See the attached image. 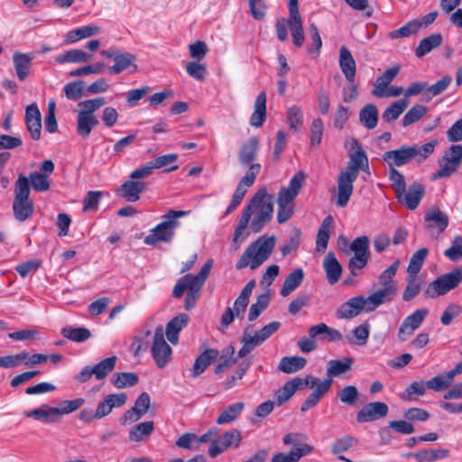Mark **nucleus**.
I'll return each instance as SVG.
<instances>
[{
  "instance_id": "nucleus-1",
  "label": "nucleus",
  "mask_w": 462,
  "mask_h": 462,
  "mask_svg": "<svg viewBox=\"0 0 462 462\" xmlns=\"http://www.w3.org/2000/svg\"><path fill=\"white\" fill-rule=\"evenodd\" d=\"M273 215V196L266 188L260 189L249 200L235 230L233 242L245 234L248 227L254 233H260L272 220Z\"/></svg>"
},
{
  "instance_id": "nucleus-2",
  "label": "nucleus",
  "mask_w": 462,
  "mask_h": 462,
  "mask_svg": "<svg viewBox=\"0 0 462 462\" xmlns=\"http://www.w3.org/2000/svg\"><path fill=\"white\" fill-rule=\"evenodd\" d=\"M357 150L349 154V162L346 170L341 171L337 176V206L345 208L354 191V182L357 179L361 170H368V159L365 152L358 144L357 141L353 140Z\"/></svg>"
},
{
  "instance_id": "nucleus-3",
  "label": "nucleus",
  "mask_w": 462,
  "mask_h": 462,
  "mask_svg": "<svg viewBox=\"0 0 462 462\" xmlns=\"http://www.w3.org/2000/svg\"><path fill=\"white\" fill-rule=\"evenodd\" d=\"M437 144L438 140L434 139L421 146L402 145L399 149L385 152L383 159L390 168L403 166L412 160L421 163L434 152Z\"/></svg>"
},
{
  "instance_id": "nucleus-4",
  "label": "nucleus",
  "mask_w": 462,
  "mask_h": 462,
  "mask_svg": "<svg viewBox=\"0 0 462 462\" xmlns=\"http://www.w3.org/2000/svg\"><path fill=\"white\" fill-rule=\"evenodd\" d=\"M275 246V237L261 236L253 242L243 253L236 263V269L241 270L249 266L251 269H256L263 263L271 255Z\"/></svg>"
},
{
  "instance_id": "nucleus-5",
  "label": "nucleus",
  "mask_w": 462,
  "mask_h": 462,
  "mask_svg": "<svg viewBox=\"0 0 462 462\" xmlns=\"http://www.w3.org/2000/svg\"><path fill=\"white\" fill-rule=\"evenodd\" d=\"M305 174L298 171L290 180L288 187H282L278 193L277 221L279 224L288 221L294 213V199L302 188Z\"/></svg>"
},
{
  "instance_id": "nucleus-6",
  "label": "nucleus",
  "mask_w": 462,
  "mask_h": 462,
  "mask_svg": "<svg viewBox=\"0 0 462 462\" xmlns=\"http://www.w3.org/2000/svg\"><path fill=\"white\" fill-rule=\"evenodd\" d=\"M189 214L184 210H169L162 217V221L153 227L150 234L144 238V243L153 245L159 242H171L175 235V230L180 225L178 218Z\"/></svg>"
},
{
  "instance_id": "nucleus-7",
  "label": "nucleus",
  "mask_w": 462,
  "mask_h": 462,
  "mask_svg": "<svg viewBox=\"0 0 462 462\" xmlns=\"http://www.w3.org/2000/svg\"><path fill=\"white\" fill-rule=\"evenodd\" d=\"M213 264V260H208L200 269L197 275L186 274L180 278L173 288L172 294L175 298H180L184 291L199 294L207 278L208 277Z\"/></svg>"
},
{
  "instance_id": "nucleus-8",
  "label": "nucleus",
  "mask_w": 462,
  "mask_h": 462,
  "mask_svg": "<svg viewBox=\"0 0 462 462\" xmlns=\"http://www.w3.org/2000/svg\"><path fill=\"white\" fill-rule=\"evenodd\" d=\"M462 162V144H452L444 151L442 157L439 160V169L434 172L430 179L437 180L448 178L457 171Z\"/></svg>"
},
{
  "instance_id": "nucleus-9",
  "label": "nucleus",
  "mask_w": 462,
  "mask_h": 462,
  "mask_svg": "<svg viewBox=\"0 0 462 462\" xmlns=\"http://www.w3.org/2000/svg\"><path fill=\"white\" fill-rule=\"evenodd\" d=\"M462 282V270L455 269L432 281L424 291L427 298L434 299L444 295L456 288Z\"/></svg>"
},
{
  "instance_id": "nucleus-10",
  "label": "nucleus",
  "mask_w": 462,
  "mask_h": 462,
  "mask_svg": "<svg viewBox=\"0 0 462 462\" xmlns=\"http://www.w3.org/2000/svg\"><path fill=\"white\" fill-rule=\"evenodd\" d=\"M350 251L354 253V256L349 259L348 269L351 274L356 276V271L363 269L368 263L369 238L366 236L356 237L350 245Z\"/></svg>"
},
{
  "instance_id": "nucleus-11",
  "label": "nucleus",
  "mask_w": 462,
  "mask_h": 462,
  "mask_svg": "<svg viewBox=\"0 0 462 462\" xmlns=\"http://www.w3.org/2000/svg\"><path fill=\"white\" fill-rule=\"evenodd\" d=\"M260 163L251 164L245 175L238 182L236 190L233 194L232 200L226 208V214L231 213L240 205L245 195L247 192V189L254 183L256 176L260 172Z\"/></svg>"
},
{
  "instance_id": "nucleus-12",
  "label": "nucleus",
  "mask_w": 462,
  "mask_h": 462,
  "mask_svg": "<svg viewBox=\"0 0 462 462\" xmlns=\"http://www.w3.org/2000/svg\"><path fill=\"white\" fill-rule=\"evenodd\" d=\"M151 352L159 368L165 367L171 359L172 350L164 339L162 326L155 328Z\"/></svg>"
},
{
  "instance_id": "nucleus-13",
  "label": "nucleus",
  "mask_w": 462,
  "mask_h": 462,
  "mask_svg": "<svg viewBox=\"0 0 462 462\" xmlns=\"http://www.w3.org/2000/svg\"><path fill=\"white\" fill-rule=\"evenodd\" d=\"M242 441L239 430H233L213 439L208 448V455L216 457L230 447L238 448Z\"/></svg>"
},
{
  "instance_id": "nucleus-14",
  "label": "nucleus",
  "mask_w": 462,
  "mask_h": 462,
  "mask_svg": "<svg viewBox=\"0 0 462 462\" xmlns=\"http://www.w3.org/2000/svg\"><path fill=\"white\" fill-rule=\"evenodd\" d=\"M78 407L63 406L62 409H59L57 407L46 406L26 411L24 414L44 423H52L57 421L62 415L73 412Z\"/></svg>"
},
{
  "instance_id": "nucleus-15",
  "label": "nucleus",
  "mask_w": 462,
  "mask_h": 462,
  "mask_svg": "<svg viewBox=\"0 0 462 462\" xmlns=\"http://www.w3.org/2000/svg\"><path fill=\"white\" fill-rule=\"evenodd\" d=\"M363 310H368V302L364 296H356L342 303L337 310L336 316L340 319H349L358 316Z\"/></svg>"
},
{
  "instance_id": "nucleus-16",
  "label": "nucleus",
  "mask_w": 462,
  "mask_h": 462,
  "mask_svg": "<svg viewBox=\"0 0 462 462\" xmlns=\"http://www.w3.org/2000/svg\"><path fill=\"white\" fill-rule=\"evenodd\" d=\"M428 312L427 309H420L406 317L398 329L399 341L405 342L420 327Z\"/></svg>"
},
{
  "instance_id": "nucleus-17",
  "label": "nucleus",
  "mask_w": 462,
  "mask_h": 462,
  "mask_svg": "<svg viewBox=\"0 0 462 462\" xmlns=\"http://www.w3.org/2000/svg\"><path fill=\"white\" fill-rule=\"evenodd\" d=\"M315 383V380L310 377H295L287 382L282 388L276 391V401L281 404L288 402L297 390H303L307 384Z\"/></svg>"
},
{
  "instance_id": "nucleus-18",
  "label": "nucleus",
  "mask_w": 462,
  "mask_h": 462,
  "mask_svg": "<svg viewBox=\"0 0 462 462\" xmlns=\"http://www.w3.org/2000/svg\"><path fill=\"white\" fill-rule=\"evenodd\" d=\"M24 121L30 136L33 140H39L42 131V115L36 103L26 106Z\"/></svg>"
},
{
  "instance_id": "nucleus-19",
  "label": "nucleus",
  "mask_w": 462,
  "mask_h": 462,
  "mask_svg": "<svg viewBox=\"0 0 462 462\" xmlns=\"http://www.w3.org/2000/svg\"><path fill=\"white\" fill-rule=\"evenodd\" d=\"M425 194V188L419 182H413L408 189L402 191L397 197L398 201L409 209H415Z\"/></svg>"
},
{
  "instance_id": "nucleus-20",
  "label": "nucleus",
  "mask_w": 462,
  "mask_h": 462,
  "mask_svg": "<svg viewBox=\"0 0 462 462\" xmlns=\"http://www.w3.org/2000/svg\"><path fill=\"white\" fill-rule=\"evenodd\" d=\"M259 150V141L254 136L245 141L239 149L238 160L241 165L250 168L251 164L255 163Z\"/></svg>"
},
{
  "instance_id": "nucleus-21",
  "label": "nucleus",
  "mask_w": 462,
  "mask_h": 462,
  "mask_svg": "<svg viewBox=\"0 0 462 462\" xmlns=\"http://www.w3.org/2000/svg\"><path fill=\"white\" fill-rule=\"evenodd\" d=\"M306 377H310L315 380V383L307 384L304 389H313L312 393L308 396L304 404H316L319 402L323 395L330 389L332 384V379L327 378L322 381L314 377L313 375H307Z\"/></svg>"
},
{
  "instance_id": "nucleus-22",
  "label": "nucleus",
  "mask_w": 462,
  "mask_h": 462,
  "mask_svg": "<svg viewBox=\"0 0 462 462\" xmlns=\"http://www.w3.org/2000/svg\"><path fill=\"white\" fill-rule=\"evenodd\" d=\"M338 63L346 79L349 83H354L356 79V64L351 52L345 46L340 48Z\"/></svg>"
},
{
  "instance_id": "nucleus-23",
  "label": "nucleus",
  "mask_w": 462,
  "mask_h": 462,
  "mask_svg": "<svg viewBox=\"0 0 462 462\" xmlns=\"http://www.w3.org/2000/svg\"><path fill=\"white\" fill-rule=\"evenodd\" d=\"M145 189V183L141 180H129L125 181L117 190V195L125 198L129 202H135L140 199V194Z\"/></svg>"
},
{
  "instance_id": "nucleus-24",
  "label": "nucleus",
  "mask_w": 462,
  "mask_h": 462,
  "mask_svg": "<svg viewBox=\"0 0 462 462\" xmlns=\"http://www.w3.org/2000/svg\"><path fill=\"white\" fill-rule=\"evenodd\" d=\"M428 229H437L438 234L443 232L448 225V217L438 208H430L424 216Z\"/></svg>"
},
{
  "instance_id": "nucleus-25",
  "label": "nucleus",
  "mask_w": 462,
  "mask_h": 462,
  "mask_svg": "<svg viewBox=\"0 0 462 462\" xmlns=\"http://www.w3.org/2000/svg\"><path fill=\"white\" fill-rule=\"evenodd\" d=\"M395 289L381 288L366 297L368 302V310H375L379 306L392 301L397 295Z\"/></svg>"
},
{
  "instance_id": "nucleus-26",
  "label": "nucleus",
  "mask_w": 462,
  "mask_h": 462,
  "mask_svg": "<svg viewBox=\"0 0 462 462\" xmlns=\"http://www.w3.org/2000/svg\"><path fill=\"white\" fill-rule=\"evenodd\" d=\"M399 71L400 66L398 65L386 69L380 77L377 78L374 83V88L372 90V95L380 98L385 97L387 87L397 76Z\"/></svg>"
},
{
  "instance_id": "nucleus-27",
  "label": "nucleus",
  "mask_w": 462,
  "mask_h": 462,
  "mask_svg": "<svg viewBox=\"0 0 462 462\" xmlns=\"http://www.w3.org/2000/svg\"><path fill=\"white\" fill-rule=\"evenodd\" d=\"M33 59V53H23L20 51H15L14 53L13 62L15 74L19 80L23 81L28 77L31 69V62Z\"/></svg>"
},
{
  "instance_id": "nucleus-28",
  "label": "nucleus",
  "mask_w": 462,
  "mask_h": 462,
  "mask_svg": "<svg viewBox=\"0 0 462 462\" xmlns=\"http://www.w3.org/2000/svg\"><path fill=\"white\" fill-rule=\"evenodd\" d=\"M289 29L291 32L293 44L297 47H301L305 41V35L302 26V20L299 11L290 13Z\"/></svg>"
},
{
  "instance_id": "nucleus-29",
  "label": "nucleus",
  "mask_w": 462,
  "mask_h": 462,
  "mask_svg": "<svg viewBox=\"0 0 462 462\" xmlns=\"http://www.w3.org/2000/svg\"><path fill=\"white\" fill-rule=\"evenodd\" d=\"M313 447L300 444L288 453H278L272 458V462H298L302 457L310 454Z\"/></svg>"
},
{
  "instance_id": "nucleus-30",
  "label": "nucleus",
  "mask_w": 462,
  "mask_h": 462,
  "mask_svg": "<svg viewBox=\"0 0 462 462\" xmlns=\"http://www.w3.org/2000/svg\"><path fill=\"white\" fill-rule=\"evenodd\" d=\"M327 279L329 284L337 282L342 275V266L333 253H328L323 261Z\"/></svg>"
},
{
  "instance_id": "nucleus-31",
  "label": "nucleus",
  "mask_w": 462,
  "mask_h": 462,
  "mask_svg": "<svg viewBox=\"0 0 462 462\" xmlns=\"http://www.w3.org/2000/svg\"><path fill=\"white\" fill-rule=\"evenodd\" d=\"M254 113L250 117V125L254 127H261L266 119V94L261 92L255 98Z\"/></svg>"
},
{
  "instance_id": "nucleus-32",
  "label": "nucleus",
  "mask_w": 462,
  "mask_h": 462,
  "mask_svg": "<svg viewBox=\"0 0 462 462\" xmlns=\"http://www.w3.org/2000/svg\"><path fill=\"white\" fill-rule=\"evenodd\" d=\"M388 412V406H363L358 411L356 420L359 423L374 421L383 418Z\"/></svg>"
},
{
  "instance_id": "nucleus-33",
  "label": "nucleus",
  "mask_w": 462,
  "mask_h": 462,
  "mask_svg": "<svg viewBox=\"0 0 462 462\" xmlns=\"http://www.w3.org/2000/svg\"><path fill=\"white\" fill-rule=\"evenodd\" d=\"M189 316L187 314H180L167 324L165 333L171 343L176 344L178 342L179 333L187 326Z\"/></svg>"
},
{
  "instance_id": "nucleus-34",
  "label": "nucleus",
  "mask_w": 462,
  "mask_h": 462,
  "mask_svg": "<svg viewBox=\"0 0 462 462\" xmlns=\"http://www.w3.org/2000/svg\"><path fill=\"white\" fill-rule=\"evenodd\" d=\"M219 356V352L217 349H207L201 353L195 360L192 375L198 376L202 374L205 369L211 364L212 361L217 360Z\"/></svg>"
},
{
  "instance_id": "nucleus-35",
  "label": "nucleus",
  "mask_w": 462,
  "mask_h": 462,
  "mask_svg": "<svg viewBox=\"0 0 462 462\" xmlns=\"http://www.w3.org/2000/svg\"><path fill=\"white\" fill-rule=\"evenodd\" d=\"M254 286L255 281H249L241 291L239 296L236 299L232 308L233 311L236 313V317L239 318V316L245 311L249 303V298Z\"/></svg>"
},
{
  "instance_id": "nucleus-36",
  "label": "nucleus",
  "mask_w": 462,
  "mask_h": 462,
  "mask_svg": "<svg viewBox=\"0 0 462 462\" xmlns=\"http://www.w3.org/2000/svg\"><path fill=\"white\" fill-rule=\"evenodd\" d=\"M304 279V273L301 268L293 270L285 278L282 287L281 289V295L282 297L289 296L293 291H295L302 282Z\"/></svg>"
},
{
  "instance_id": "nucleus-37",
  "label": "nucleus",
  "mask_w": 462,
  "mask_h": 462,
  "mask_svg": "<svg viewBox=\"0 0 462 462\" xmlns=\"http://www.w3.org/2000/svg\"><path fill=\"white\" fill-rule=\"evenodd\" d=\"M458 372H456V366L453 370L440 374L430 380L426 382V385L428 389H432L436 392H440L446 388H448L454 381V378Z\"/></svg>"
},
{
  "instance_id": "nucleus-38",
  "label": "nucleus",
  "mask_w": 462,
  "mask_h": 462,
  "mask_svg": "<svg viewBox=\"0 0 462 462\" xmlns=\"http://www.w3.org/2000/svg\"><path fill=\"white\" fill-rule=\"evenodd\" d=\"M13 211L16 220L20 222L25 221L33 214V202L31 199H14Z\"/></svg>"
},
{
  "instance_id": "nucleus-39",
  "label": "nucleus",
  "mask_w": 462,
  "mask_h": 462,
  "mask_svg": "<svg viewBox=\"0 0 462 462\" xmlns=\"http://www.w3.org/2000/svg\"><path fill=\"white\" fill-rule=\"evenodd\" d=\"M332 225L333 217L331 216H328L323 219L317 235L316 246L318 251L324 252L326 250Z\"/></svg>"
},
{
  "instance_id": "nucleus-40",
  "label": "nucleus",
  "mask_w": 462,
  "mask_h": 462,
  "mask_svg": "<svg viewBox=\"0 0 462 462\" xmlns=\"http://www.w3.org/2000/svg\"><path fill=\"white\" fill-rule=\"evenodd\" d=\"M100 32V27L90 24L82 28L71 30L65 35V42L67 43H74L81 39L94 36Z\"/></svg>"
},
{
  "instance_id": "nucleus-41",
  "label": "nucleus",
  "mask_w": 462,
  "mask_h": 462,
  "mask_svg": "<svg viewBox=\"0 0 462 462\" xmlns=\"http://www.w3.org/2000/svg\"><path fill=\"white\" fill-rule=\"evenodd\" d=\"M400 265V261L395 260L387 269H385L378 277V285L381 288L395 289L398 291V286L393 280Z\"/></svg>"
},
{
  "instance_id": "nucleus-42",
  "label": "nucleus",
  "mask_w": 462,
  "mask_h": 462,
  "mask_svg": "<svg viewBox=\"0 0 462 462\" xmlns=\"http://www.w3.org/2000/svg\"><path fill=\"white\" fill-rule=\"evenodd\" d=\"M441 43L442 35L440 33H433L419 42L418 47L415 49V55L419 58L423 57Z\"/></svg>"
},
{
  "instance_id": "nucleus-43",
  "label": "nucleus",
  "mask_w": 462,
  "mask_h": 462,
  "mask_svg": "<svg viewBox=\"0 0 462 462\" xmlns=\"http://www.w3.org/2000/svg\"><path fill=\"white\" fill-rule=\"evenodd\" d=\"M99 124L96 116H86L77 113V133L81 137H88L92 129Z\"/></svg>"
},
{
  "instance_id": "nucleus-44",
  "label": "nucleus",
  "mask_w": 462,
  "mask_h": 462,
  "mask_svg": "<svg viewBox=\"0 0 462 462\" xmlns=\"http://www.w3.org/2000/svg\"><path fill=\"white\" fill-rule=\"evenodd\" d=\"M307 360L302 356H284L281 359L278 368L285 374H292L306 365Z\"/></svg>"
},
{
  "instance_id": "nucleus-45",
  "label": "nucleus",
  "mask_w": 462,
  "mask_h": 462,
  "mask_svg": "<svg viewBox=\"0 0 462 462\" xmlns=\"http://www.w3.org/2000/svg\"><path fill=\"white\" fill-rule=\"evenodd\" d=\"M235 348L232 346L225 347L221 354L218 356V365L215 368L217 374L226 371L236 363V358L234 356Z\"/></svg>"
},
{
  "instance_id": "nucleus-46",
  "label": "nucleus",
  "mask_w": 462,
  "mask_h": 462,
  "mask_svg": "<svg viewBox=\"0 0 462 462\" xmlns=\"http://www.w3.org/2000/svg\"><path fill=\"white\" fill-rule=\"evenodd\" d=\"M359 119L361 124L366 128H374L378 123V110L376 106L372 104L365 106L359 113Z\"/></svg>"
},
{
  "instance_id": "nucleus-47",
  "label": "nucleus",
  "mask_w": 462,
  "mask_h": 462,
  "mask_svg": "<svg viewBox=\"0 0 462 462\" xmlns=\"http://www.w3.org/2000/svg\"><path fill=\"white\" fill-rule=\"evenodd\" d=\"M153 431V422L144 421L135 425L129 432L131 441L139 442L148 439Z\"/></svg>"
},
{
  "instance_id": "nucleus-48",
  "label": "nucleus",
  "mask_w": 462,
  "mask_h": 462,
  "mask_svg": "<svg viewBox=\"0 0 462 462\" xmlns=\"http://www.w3.org/2000/svg\"><path fill=\"white\" fill-rule=\"evenodd\" d=\"M370 334V325L365 322L352 330V336H346V339L349 344L365 346Z\"/></svg>"
},
{
  "instance_id": "nucleus-49",
  "label": "nucleus",
  "mask_w": 462,
  "mask_h": 462,
  "mask_svg": "<svg viewBox=\"0 0 462 462\" xmlns=\"http://www.w3.org/2000/svg\"><path fill=\"white\" fill-rule=\"evenodd\" d=\"M280 327L281 323L279 321H273L257 330L254 335H251V341L258 346L273 336Z\"/></svg>"
},
{
  "instance_id": "nucleus-50",
  "label": "nucleus",
  "mask_w": 462,
  "mask_h": 462,
  "mask_svg": "<svg viewBox=\"0 0 462 462\" xmlns=\"http://www.w3.org/2000/svg\"><path fill=\"white\" fill-rule=\"evenodd\" d=\"M409 106L407 98L393 102L383 113V119L386 122L395 121Z\"/></svg>"
},
{
  "instance_id": "nucleus-51",
  "label": "nucleus",
  "mask_w": 462,
  "mask_h": 462,
  "mask_svg": "<svg viewBox=\"0 0 462 462\" xmlns=\"http://www.w3.org/2000/svg\"><path fill=\"white\" fill-rule=\"evenodd\" d=\"M90 59H91V56L88 55L84 51L79 50V49H74V50L65 51L64 53L57 56L56 61L60 64L66 63V62L79 63V62H87Z\"/></svg>"
},
{
  "instance_id": "nucleus-52",
  "label": "nucleus",
  "mask_w": 462,
  "mask_h": 462,
  "mask_svg": "<svg viewBox=\"0 0 462 462\" xmlns=\"http://www.w3.org/2000/svg\"><path fill=\"white\" fill-rule=\"evenodd\" d=\"M448 449L435 448L419 450L412 454V457L419 462H432L437 459L444 458L448 457Z\"/></svg>"
},
{
  "instance_id": "nucleus-53",
  "label": "nucleus",
  "mask_w": 462,
  "mask_h": 462,
  "mask_svg": "<svg viewBox=\"0 0 462 462\" xmlns=\"http://www.w3.org/2000/svg\"><path fill=\"white\" fill-rule=\"evenodd\" d=\"M352 365L351 358L330 360L328 363L327 375L328 378L338 376L348 371Z\"/></svg>"
},
{
  "instance_id": "nucleus-54",
  "label": "nucleus",
  "mask_w": 462,
  "mask_h": 462,
  "mask_svg": "<svg viewBox=\"0 0 462 462\" xmlns=\"http://www.w3.org/2000/svg\"><path fill=\"white\" fill-rule=\"evenodd\" d=\"M427 255V248H420L412 254L407 268L408 276L417 277V274L420 271Z\"/></svg>"
},
{
  "instance_id": "nucleus-55",
  "label": "nucleus",
  "mask_w": 462,
  "mask_h": 462,
  "mask_svg": "<svg viewBox=\"0 0 462 462\" xmlns=\"http://www.w3.org/2000/svg\"><path fill=\"white\" fill-rule=\"evenodd\" d=\"M61 335L74 342H84L91 337L90 331L86 328L65 327L60 331Z\"/></svg>"
},
{
  "instance_id": "nucleus-56",
  "label": "nucleus",
  "mask_w": 462,
  "mask_h": 462,
  "mask_svg": "<svg viewBox=\"0 0 462 462\" xmlns=\"http://www.w3.org/2000/svg\"><path fill=\"white\" fill-rule=\"evenodd\" d=\"M116 356H113L103 359L92 367V372H94L96 378L97 380H102L110 374L116 366Z\"/></svg>"
},
{
  "instance_id": "nucleus-57",
  "label": "nucleus",
  "mask_w": 462,
  "mask_h": 462,
  "mask_svg": "<svg viewBox=\"0 0 462 462\" xmlns=\"http://www.w3.org/2000/svg\"><path fill=\"white\" fill-rule=\"evenodd\" d=\"M105 103L106 99L102 97L84 100L78 104L79 110L77 113L86 116H95L94 113L97 111Z\"/></svg>"
},
{
  "instance_id": "nucleus-58",
  "label": "nucleus",
  "mask_w": 462,
  "mask_h": 462,
  "mask_svg": "<svg viewBox=\"0 0 462 462\" xmlns=\"http://www.w3.org/2000/svg\"><path fill=\"white\" fill-rule=\"evenodd\" d=\"M112 383L116 388L134 386L138 383V375L133 372L116 373L113 375Z\"/></svg>"
},
{
  "instance_id": "nucleus-59",
  "label": "nucleus",
  "mask_w": 462,
  "mask_h": 462,
  "mask_svg": "<svg viewBox=\"0 0 462 462\" xmlns=\"http://www.w3.org/2000/svg\"><path fill=\"white\" fill-rule=\"evenodd\" d=\"M270 303V296L267 293L259 295L256 301L250 306L248 313V320H255L260 314L268 307Z\"/></svg>"
},
{
  "instance_id": "nucleus-60",
  "label": "nucleus",
  "mask_w": 462,
  "mask_h": 462,
  "mask_svg": "<svg viewBox=\"0 0 462 462\" xmlns=\"http://www.w3.org/2000/svg\"><path fill=\"white\" fill-rule=\"evenodd\" d=\"M113 407L114 406H97L95 411L90 407L86 408L79 413V419L86 422H90L95 419H100L109 414Z\"/></svg>"
},
{
  "instance_id": "nucleus-61",
  "label": "nucleus",
  "mask_w": 462,
  "mask_h": 462,
  "mask_svg": "<svg viewBox=\"0 0 462 462\" xmlns=\"http://www.w3.org/2000/svg\"><path fill=\"white\" fill-rule=\"evenodd\" d=\"M427 113V107L423 105H415L404 115L402 125L409 126L420 120Z\"/></svg>"
},
{
  "instance_id": "nucleus-62",
  "label": "nucleus",
  "mask_w": 462,
  "mask_h": 462,
  "mask_svg": "<svg viewBox=\"0 0 462 462\" xmlns=\"http://www.w3.org/2000/svg\"><path fill=\"white\" fill-rule=\"evenodd\" d=\"M28 179H29V183L32 184V187L35 191H38V192L46 191L51 187V183L48 179V176L45 175L44 173L33 171V172L30 173Z\"/></svg>"
},
{
  "instance_id": "nucleus-63",
  "label": "nucleus",
  "mask_w": 462,
  "mask_h": 462,
  "mask_svg": "<svg viewBox=\"0 0 462 462\" xmlns=\"http://www.w3.org/2000/svg\"><path fill=\"white\" fill-rule=\"evenodd\" d=\"M30 192L29 179L20 174L15 182L14 199H30Z\"/></svg>"
},
{
  "instance_id": "nucleus-64",
  "label": "nucleus",
  "mask_w": 462,
  "mask_h": 462,
  "mask_svg": "<svg viewBox=\"0 0 462 462\" xmlns=\"http://www.w3.org/2000/svg\"><path fill=\"white\" fill-rule=\"evenodd\" d=\"M444 255L454 262L462 259V236L453 239L452 245L444 251Z\"/></svg>"
}]
</instances>
